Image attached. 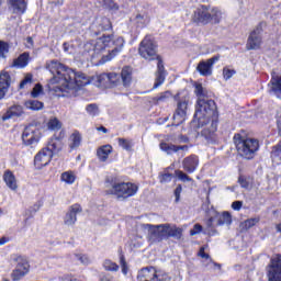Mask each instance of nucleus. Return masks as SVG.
<instances>
[{
	"label": "nucleus",
	"mask_w": 281,
	"mask_h": 281,
	"mask_svg": "<svg viewBox=\"0 0 281 281\" xmlns=\"http://www.w3.org/2000/svg\"><path fill=\"white\" fill-rule=\"evenodd\" d=\"M46 68L50 71L53 78L48 82V91H54L58 98L65 95L74 89L87 87L91 79L82 72H76L72 69L65 67L57 60H52L46 64Z\"/></svg>",
	"instance_id": "1"
},
{
	"label": "nucleus",
	"mask_w": 281,
	"mask_h": 281,
	"mask_svg": "<svg viewBox=\"0 0 281 281\" xmlns=\"http://www.w3.org/2000/svg\"><path fill=\"white\" fill-rule=\"evenodd\" d=\"M106 47H114L106 56H103L101 59V65L104 63H109V60H113L124 47V37H120L114 34L103 35L97 40H92L87 42L83 45L85 52L91 54L92 57L99 56L102 54Z\"/></svg>",
	"instance_id": "2"
},
{
	"label": "nucleus",
	"mask_w": 281,
	"mask_h": 281,
	"mask_svg": "<svg viewBox=\"0 0 281 281\" xmlns=\"http://www.w3.org/2000/svg\"><path fill=\"white\" fill-rule=\"evenodd\" d=\"M142 227L148 232V240L151 245L161 243V240H168V238L179 239L183 234L182 228L169 223L160 225L143 224Z\"/></svg>",
	"instance_id": "3"
},
{
	"label": "nucleus",
	"mask_w": 281,
	"mask_h": 281,
	"mask_svg": "<svg viewBox=\"0 0 281 281\" xmlns=\"http://www.w3.org/2000/svg\"><path fill=\"white\" fill-rule=\"evenodd\" d=\"M139 191V186L133 182H111L109 180L105 181V194L111 196H115L119 201H126V199H131V196H135Z\"/></svg>",
	"instance_id": "4"
},
{
	"label": "nucleus",
	"mask_w": 281,
	"mask_h": 281,
	"mask_svg": "<svg viewBox=\"0 0 281 281\" xmlns=\"http://www.w3.org/2000/svg\"><path fill=\"white\" fill-rule=\"evenodd\" d=\"M216 115V103L214 100L198 99V105L194 114V124H203L206 120H214Z\"/></svg>",
	"instance_id": "5"
},
{
	"label": "nucleus",
	"mask_w": 281,
	"mask_h": 281,
	"mask_svg": "<svg viewBox=\"0 0 281 281\" xmlns=\"http://www.w3.org/2000/svg\"><path fill=\"white\" fill-rule=\"evenodd\" d=\"M235 146L237 148L238 155L244 157V159H254L256 157V153H258L260 148V143L256 138H246L243 139L240 134H236L234 136Z\"/></svg>",
	"instance_id": "6"
},
{
	"label": "nucleus",
	"mask_w": 281,
	"mask_h": 281,
	"mask_svg": "<svg viewBox=\"0 0 281 281\" xmlns=\"http://www.w3.org/2000/svg\"><path fill=\"white\" fill-rule=\"evenodd\" d=\"M138 54L145 60H157L159 58L157 55V44L149 36H146L140 42Z\"/></svg>",
	"instance_id": "7"
},
{
	"label": "nucleus",
	"mask_w": 281,
	"mask_h": 281,
	"mask_svg": "<svg viewBox=\"0 0 281 281\" xmlns=\"http://www.w3.org/2000/svg\"><path fill=\"white\" fill-rule=\"evenodd\" d=\"M12 261L15 262V268L12 272V279L14 281L22 280L30 273V261H27V258L20 256V255H13Z\"/></svg>",
	"instance_id": "8"
},
{
	"label": "nucleus",
	"mask_w": 281,
	"mask_h": 281,
	"mask_svg": "<svg viewBox=\"0 0 281 281\" xmlns=\"http://www.w3.org/2000/svg\"><path fill=\"white\" fill-rule=\"evenodd\" d=\"M226 225L229 227L232 225V214L229 212H217L214 211L211 217L206 221L207 229H214V227H223Z\"/></svg>",
	"instance_id": "9"
},
{
	"label": "nucleus",
	"mask_w": 281,
	"mask_h": 281,
	"mask_svg": "<svg viewBox=\"0 0 281 281\" xmlns=\"http://www.w3.org/2000/svg\"><path fill=\"white\" fill-rule=\"evenodd\" d=\"M41 127L36 124H30L24 128V132L22 134V140L25 146H32L34 144H38L41 142Z\"/></svg>",
	"instance_id": "10"
},
{
	"label": "nucleus",
	"mask_w": 281,
	"mask_h": 281,
	"mask_svg": "<svg viewBox=\"0 0 281 281\" xmlns=\"http://www.w3.org/2000/svg\"><path fill=\"white\" fill-rule=\"evenodd\" d=\"M188 104H190V97L188 95L178 101L177 110L173 114V126H179L186 122V115H188Z\"/></svg>",
	"instance_id": "11"
},
{
	"label": "nucleus",
	"mask_w": 281,
	"mask_h": 281,
	"mask_svg": "<svg viewBox=\"0 0 281 281\" xmlns=\"http://www.w3.org/2000/svg\"><path fill=\"white\" fill-rule=\"evenodd\" d=\"M138 281H168V276L157 273L155 268H144L138 272Z\"/></svg>",
	"instance_id": "12"
},
{
	"label": "nucleus",
	"mask_w": 281,
	"mask_h": 281,
	"mask_svg": "<svg viewBox=\"0 0 281 281\" xmlns=\"http://www.w3.org/2000/svg\"><path fill=\"white\" fill-rule=\"evenodd\" d=\"M218 60H221V56H214L207 60H202L199 63L196 71H199L200 76H212L214 65H216Z\"/></svg>",
	"instance_id": "13"
},
{
	"label": "nucleus",
	"mask_w": 281,
	"mask_h": 281,
	"mask_svg": "<svg viewBox=\"0 0 281 281\" xmlns=\"http://www.w3.org/2000/svg\"><path fill=\"white\" fill-rule=\"evenodd\" d=\"M193 23H198V25H209L210 23V8L205 5H201L194 10L192 14Z\"/></svg>",
	"instance_id": "14"
},
{
	"label": "nucleus",
	"mask_w": 281,
	"mask_h": 281,
	"mask_svg": "<svg viewBox=\"0 0 281 281\" xmlns=\"http://www.w3.org/2000/svg\"><path fill=\"white\" fill-rule=\"evenodd\" d=\"M268 281H281V255L272 258L268 270Z\"/></svg>",
	"instance_id": "15"
},
{
	"label": "nucleus",
	"mask_w": 281,
	"mask_h": 281,
	"mask_svg": "<svg viewBox=\"0 0 281 281\" xmlns=\"http://www.w3.org/2000/svg\"><path fill=\"white\" fill-rule=\"evenodd\" d=\"M54 156L52 155V151L49 149H46L44 147L41 151H38L34 158L35 167L41 170V168H45V166L49 165V161H52V158Z\"/></svg>",
	"instance_id": "16"
},
{
	"label": "nucleus",
	"mask_w": 281,
	"mask_h": 281,
	"mask_svg": "<svg viewBox=\"0 0 281 281\" xmlns=\"http://www.w3.org/2000/svg\"><path fill=\"white\" fill-rule=\"evenodd\" d=\"M198 125L199 127L203 128L201 131V135L202 137H205V139H212V137H214V133H216V130L218 128V122H216L214 119L206 120L203 125Z\"/></svg>",
	"instance_id": "17"
},
{
	"label": "nucleus",
	"mask_w": 281,
	"mask_h": 281,
	"mask_svg": "<svg viewBox=\"0 0 281 281\" xmlns=\"http://www.w3.org/2000/svg\"><path fill=\"white\" fill-rule=\"evenodd\" d=\"M81 212H82V206H80L79 204L71 205L64 217V225H66L67 227H71L76 225V221H78L77 216Z\"/></svg>",
	"instance_id": "18"
},
{
	"label": "nucleus",
	"mask_w": 281,
	"mask_h": 281,
	"mask_svg": "<svg viewBox=\"0 0 281 281\" xmlns=\"http://www.w3.org/2000/svg\"><path fill=\"white\" fill-rule=\"evenodd\" d=\"M159 148L160 150H162V153H166L167 155H175V153H177V155H180V157H183V155L188 153L189 147L188 145L177 146V145L162 142L159 144Z\"/></svg>",
	"instance_id": "19"
},
{
	"label": "nucleus",
	"mask_w": 281,
	"mask_h": 281,
	"mask_svg": "<svg viewBox=\"0 0 281 281\" xmlns=\"http://www.w3.org/2000/svg\"><path fill=\"white\" fill-rule=\"evenodd\" d=\"M260 34H262L260 26L250 33L246 44L247 49H260V45H262V36Z\"/></svg>",
	"instance_id": "20"
},
{
	"label": "nucleus",
	"mask_w": 281,
	"mask_h": 281,
	"mask_svg": "<svg viewBox=\"0 0 281 281\" xmlns=\"http://www.w3.org/2000/svg\"><path fill=\"white\" fill-rule=\"evenodd\" d=\"M10 85H12L10 72L2 70L0 72V100H3L8 91H10Z\"/></svg>",
	"instance_id": "21"
},
{
	"label": "nucleus",
	"mask_w": 281,
	"mask_h": 281,
	"mask_svg": "<svg viewBox=\"0 0 281 281\" xmlns=\"http://www.w3.org/2000/svg\"><path fill=\"white\" fill-rule=\"evenodd\" d=\"M3 181L7 186V188L12 190V192H16V190H19V182L12 171H10V170L4 171Z\"/></svg>",
	"instance_id": "22"
},
{
	"label": "nucleus",
	"mask_w": 281,
	"mask_h": 281,
	"mask_svg": "<svg viewBox=\"0 0 281 281\" xmlns=\"http://www.w3.org/2000/svg\"><path fill=\"white\" fill-rule=\"evenodd\" d=\"M196 166H199V158L196 156L187 157L182 161V168L189 172V175H192V172L196 170Z\"/></svg>",
	"instance_id": "23"
},
{
	"label": "nucleus",
	"mask_w": 281,
	"mask_h": 281,
	"mask_svg": "<svg viewBox=\"0 0 281 281\" xmlns=\"http://www.w3.org/2000/svg\"><path fill=\"white\" fill-rule=\"evenodd\" d=\"M45 149L49 150L53 156L58 155L63 150V140L58 137L50 138Z\"/></svg>",
	"instance_id": "24"
},
{
	"label": "nucleus",
	"mask_w": 281,
	"mask_h": 281,
	"mask_svg": "<svg viewBox=\"0 0 281 281\" xmlns=\"http://www.w3.org/2000/svg\"><path fill=\"white\" fill-rule=\"evenodd\" d=\"M13 14H25L27 2L25 0H9Z\"/></svg>",
	"instance_id": "25"
},
{
	"label": "nucleus",
	"mask_w": 281,
	"mask_h": 281,
	"mask_svg": "<svg viewBox=\"0 0 281 281\" xmlns=\"http://www.w3.org/2000/svg\"><path fill=\"white\" fill-rule=\"evenodd\" d=\"M21 115H23V106L13 105L2 115V121L5 122L7 120H12V117H21Z\"/></svg>",
	"instance_id": "26"
},
{
	"label": "nucleus",
	"mask_w": 281,
	"mask_h": 281,
	"mask_svg": "<svg viewBox=\"0 0 281 281\" xmlns=\"http://www.w3.org/2000/svg\"><path fill=\"white\" fill-rule=\"evenodd\" d=\"M269 87V92L281 99V76L272 77Z\"/></svg>",
	"instance_id": "27"
},
{
	"label": "nucleus",
	"mask_w": 281,
	"mask_h": 281,
	"mask_svg": "<svg viewBox=\"0 0 281 281\" xmlns=\"http://www.w3.org/2000/svg\"><path fill=\"white\" fill-rule=\"evenodd\" d=\"M209 23H212L213 25H218L221 21H223V11H221L218 8H209Z\"/></svg>",
	"instance_id": "28"
},
{
	"label": "nucleus",
	"mask_w": 281,
	"mask_h": 281,
	"mask_svg": "<svg viewBox=\"0 0 281 281\" xmlns=\"http://www.w3.org/2000/svg\"><path fill=\"white\" fill-rule=\"evenodd\" d=\"M123 87H131V82H133V70L131 67L126 66L122 69L120 76Z\"/></svg>",
	"instance_id": "29"
},
{
	"label": "nucleus",
	"mask_w": 281,
	"mask_h": 281,
	"mask_svg": "<svg viewBox=\"0 0 281 281\" xmlns=\"http://www.w3.org/2000/svg\"><path fill=\"white\" fill-rule=\"evenodd\" d=\"M27 63H30V54L23 53L13 60L11 67H15V69H23L27 67Z\"/></svg>",
	"instance_id": "30"
},
{
	"label": "nucleus",
	"mask_w": 281,
	"mask_h": 281,
	"mask_svg": "<svg viewBox=\"0 0 281 281\" xmlns=\"http://www.w3.org/2000/svg\"><path fill=\"white\" fill-rule=\"evenodd\" d=\"M111 153H113V146L103 145L98 148L97 157L100 161H106V159H109V155H111Z\"/></svg>",
	"instance_id": "31"
},
{
	"label": "nucleus",
	"mask_w": 281,
	"mask_h": 281,
	"mask_svg": "<svg viewBox=\"0 0 281 281\" xmlns=\"http://www.w3.org/2000/svg\"><path fill=\"white\" fill-rule=\"evenodd\" d=\"M158 71L156 74V81L154 83V89H157V87H161L162 82L166 80V72L164 71V64L161 60H158L157 63Z\"/></svg>",
	"instance_id": "32"
},
{
	"label": "nucleus",
	"mask_w": 281,
	"mask_h": 281,
	"mask_svg": "<svg viewBox=\"0 0 281 281\" xmlns=\"http://www.w3.org/2000/svg\"><path fill=\"white\" fill-rule=\"evenodd\" d=\"M69 148L71 150H76V148L80 147V144H82V136L78 132H74L69 139Z\"/></svg>",
	"instance_id": "33"
},
{
	"label": "nucleus",
	"mask_w": 281,
	"mask_h": 281,
	"mask_svg": "<svg viewBox=\"0 0 281 281\" xmlns=\"http://www.w3.org/2000/svg\"><path fill=\"white\" fill-rule=\"evenodd\" d=\"M60 181L66 186H74L76 183V173L74 171H65L60 175Z\"/></svg>",
	"instance_id": "34"
},
{
	"label": "nucleus",
	"mask_w": 281,
	"mask_h": 281,
	"mask_svg": "<svg viewBox=\"0 0 281 281\" xmlns=\"http://www.w3.org/2000/svg\"><path fill=\"white\" fill-rule=\"evenodd\" d=\"M109 87H117L121 82V77L117 72H108Z\"/></svg>",
	"instance_id": "35"
},
{
	"label": "nucleus",
	"mask_w": 281,
	"mask_h": 281,
	"mask_svg": "<svg viewBox=\"0 0 281 281\" xmlns=\"http://www.w3.org/2000/svg\"><path fill=\"white\" fill-rule=\"evenodd\" d=\"M34 82V75L27 72L24 75L23 80L20 82L19 89H25Z\"/></svg>",
	"instance_id": "36"
},
{
	"label": "nucleus",
	"mask_w": 281,
	"mask_h": 281,
	"mask_svg": "<svg viewBox=\"0 0 281 281\" xmlns=\"http://www.w3.org/2000/svg\"><path fill=\"white\" fill-rule=\"evenodd\" d=\"M47 128L49 131H60V128H63V123H60V121L58 119L53 117V119L48 120Z\"/></svg>",
	"instance_id": "37"
},
{
	"label": "nucleus",
	"mask_w": 281,
	"mask_h": 281,
	"mask_svg": "<svg viewBox=\"0 0 281 281\" xmlns=\"http://www.w3.org/2000/svg\"><path fill=\"white\" fill-rule=\"evenodd\" d=\"M25 106L31 111H41V109H43V102L36 100H29L25 102Z\"/></svg>",
	"instance_id": "38"
},
{
	"label": "nucleus",
	"mask_w": 281,
	"mask_h": 281,
	"mask_svg": "<svg viewBox=\"0 0 281 281\" xmlns=\"http://www.w3.org/2000/svg\"><path fill=\"white\" fill-rule=\"evenodd\" d=\"M97 87H109V74L103 72L95 77Z\"/></svg>",
	"instance_id": "39"
},
{
	"label": "nucleus",
	"mask_w": 281,
	"mask_h": 281,
	"mask_svg": "<svg viewBox=\"0 0 281 281\" xmlns=\"http://www.w3.org/2000/svg\"><path fill=\"white\" fill-rule=\"evenodd\" d=\"M258 223H260V217L248 218L241 223V227L243 229H251V227H255Z\"/></svg>",
	"instance_id": "40"
},
{
	"label": "nucleus",
	"mask_w": 281,
	"mask_h": 281,
	"mask_svg": "<svg viewBox=\"0 0 281 281\" xmlns=\"http://www.w3.org/2000/svg\"><path fill=\"white\" fill-rule=\"evenodd\" d=\"M86 111L90 117H98V115H100V109L95 103L88 104Z\"/></svg>",
	"instance_id": "41"
},
{
	"label": "nucleus",
	"mask_w": 281,
	"mask_h": 281,
	"mask_svg": "<svg viewBox=\"0 0 281 281\" xmlns=\"http://www.w3.org/2000/svg\"><path fill=\"white\" fill-rule=\"evenodd\" d=\"M194 93L198 95V100H205V97L207 95V90L203 88V85L196 83Z\"/></svg>",
	"instance_id": "42"
},
{
	"label": "nucleus",
	"mask_w": 281,
	"mask_h": 281,
	"mask_svg": "<svg viewBox=\"0 0 281 281\" xmlns=\"http://www.w3.org/2000/svg\"><path fill=\"white\" fill-rule=\"evenodd\" d=\"M119 146H121L123 150L131 151L133 150V140L126 138H119Z\"/></svg>",
	"instance_id": "43"
},
{
	"label": "nucleus",
	"mask_w": 281,
	"mask_h": 281,
	"mask_svg": "<svg viewBox=\"0 0 281 281\" xmlns=\"http://www.w3.org/2000/svg\"><path fill=\"white\" fill-rule=\"evenodd\" d=\"M172 98V93L170 91L161 92L157 97H155V100L160 102H168Z\"/></svg>",
	"instance_id": "44"
},
{
	"label": "nucleus",
	"mask_w": 281,
	"mask_h": 281,
	"mask_svg": "<svg viewBox=\"0 0 281 281\" xmlns=\"http://www.w3.org/2000/svg\"><path fill=\"white\" fill-rule=\"evenodd\" d=\"M199 256L200 258H205V260H207V267L212 268V267H218V265L214 263L211 259H210V255L205 254V247H202L199 251Z\"/></svg>",
	"instance_id": "45"
},
{
	"label": "nucleus",
	"mask_w": 281,
	"mask_h": 281,
	"mask_svg": "<svg viewBox=\"0 0 281 281\" xmlns=\"http://www.w3.org/2000/svg\"><path fill=\"white\" fill-rule=\"evenodd\" d=\"M175 175L179 179V181H182L183 183L192 181V178H190L188 173L181 170H176Z\"/></svg>",
	"instance_id": "46"
},
{
	"label": "nucleus",
	"mask_w": 281,
	"mask_h": 281,
	"mask_svg": "<svg viewBox=\"0 0 281 281\" xmlns=\"http://www.w3.org/2000/svg\"><path fill=\"white\" fill-rule=\"evenodd\" d=\"M103 268L105 269V271H117V269H120V266L111 260H105L103 262Z\"/></svg>",
	"instance_id": "47"
},
{
	"label": "nucleus",
	"mask_w": 281,
	"mask_h": 281,
	"mask_svg": "<svg viewBox=\"0 0 281 281\" xmlns=\"http://www.w3.org/2000/svg\"><path fill=\"white\" fill-rule=\"evenodd\" d=\"M43 95V86L41 83H36L31 91V97L32 98H41Z\"/></svg>",
	"instance_id": "48"
},
{
	"label": "nucleus",
	"mask_w": 281,
	"mask_h": 281,
	"mask_svg": "<svg viewBox=\"0 0 281 281\" xmlns=\"http://www.w3.org/2000/svg\"><path fill=\"white\" fill-rule=\"evenodd\" d=\"M75 259L80 262V265H90L91 259H89V256L82 255V254H76Z\"/></svg>",
	"instance_id": "49"
},
{
	"label": "nucleus",
	"mask_w": 281,
	"mask_h": 281,
	"mask_svg": "<svg viewBox=\"0 0 281 281\" xmlns=\"http://www.w3.org/2000/svg\"><path fill=\"white\" fill-rule=\"evenodd\" d=\"M236 75V70L229 69V68H224L223 69V77L225 80H231L232 77Z\"/></svg>",
	"instance_id": "50"
},
{
	"label": "nucleus",
	"mask_w": 281,
	"mask_h": 281,
	"mask_svg": "<svg viewBox=\"0 0 281 281\" xmlns=\"http://www.w3.org/2000/svg\"><path fill=\"white\" fill-rule=\"evenodd\" d=\"M159 181L160 183H170L172 181V173H160Z\"/></svg>",
	"instance_id": "51"
},
{
	"label": "nucleus",
	"mask_w": 281,
	"mask_h": 281,
	"mask_svg": "<svg viewBox=\"0 0 281 281\" xmlns=\"http://www.w3.org/2000/svg\"><path fill=\"white\" fill-rule=\"evenodd\" d=\"M203 232V226L201 224H195L193 229L190 231V236H196V234H201Z\"/></svg>",
	"instance_id": "52"
},
{
	"label": "nucleus",
	"mask_w": 281,
	"mask_h": 281,
	"mask_svg": "<svg viewBox=\"0 0 281 281\" xmlns=\"http://www.w3.org/2000/svg\"><path fill=\"white\" fill-rule=\"evenodd\" d=\"M8 44L5 42L0 41V58H4L5 54H8Z\"/></svg>",
	"instance_id": "53"
},
{
	"label": "nucleus",
	"mask_w": 281,
	"mask_h": 281,
	"mask_svg": "<svg viewBox=\"0 0 281 281\" xmlns=\"http://www.w3.org/2000/svg\"><path fill=\"white\" fill-rule=\"evenodd\" d=\"M64 50L67 52L68 54H74L75 52L74 42L64 43Z\"/></svg>",
	"instance_id": "54"
},
{
	"label": "nucleus",
	"mask_w": 281,
	"mask_h": 281,
	"mask_svg": "<svg viewBox=\"0 0 281 281\" xmlns=\"http://www.w3.org/2000/svg\"><path fill=\"white\" fill-rule=\"evenodd\" d=\"M181 192H183V188L181 184H179L175 190L176 203H179V200L181 199Z\"/></svg>",
	"instance_id": "55"
},
{
	"label": "nucleus",
	"mask_w": 281,
	"mask_h": 281,
	"mask_svg": "<svg viewBox=\"0 0 281 281\" xmlns=\"http://www.w3.org/2000/svg\"><path fill=\"white\" fill-rule=\"evenodd\" d=\"M232 207H233V210H235V211H240V209L243 207V202H240V201H235V202H233L232 203Z\"/></svg>",
	"instance_id": "56"
},
{
	"label": "nucleus",
	"mask_w": 281,
	"mask_h": 281,
	"mask_svg": "<svg viewBox=\"0 0 281 281\" xmlns=\"http://www.w3.org/2000/svg\"><path fill=\"white\" fill-rule=\"evenodd\" d=\"M25 47H27V49H32V47H34V40L32 37L26 38Z\"/></svg>",
	"instance_id": "57"
},
{
	"label": "nucleus",
	"mask_w": 281,
	"mask_h": 281,
	"mask_svg": "<svg viewBox=\"0 0 281 281\" xmlns=\"http://www.w3.org/2000/svg\"><path fill=\"white\" fill-rule=\"evenodd\" d=\"M239 183L241 188H245V189L249 188V182H247V180L244 178H239Z\"/></svg>",
	"instance_id": "58"
},
{
	"label": "nucleus",
	"mask_w": 281,
	"mask_h": 281,
	"mask_svg": "<svg viewBox=\"0 0 281 281\" xmlns=\"http://www.w3.org/2000/svg\"><path fill=\"white\" fill-rule=\"evenodd\" d=\"M121 265H122V272L124 273V276H126L127 270H126V261H124V258H121Z\"/></svg>",
	"instance_id": "59"
},
{
	"label": "nucleus",
	"mask_w": 281,
	"mask_h": 281,
	"mask_svg": "<svg viewBox=\"0 0 281 281\" xmlns=\"http://www.w3.org/2000/svg\"><path fill=\"white\" fill-rule=\"evenodd\" d=\"M97 131H98L99 133H103L104 135H105L106 133H109V130H106V127H104V126H99V127H97Z\"/></svg>",
	"instance_id": "60"
},
{
	"label": "nucleus",
	"mask_w": 281,
	"mask_h": 281,
	"mask_svg": "<svg viewBox=\"0 0 281 281\" xmlns=\"http://www.w3.org/2000/svg\"><path fill=\"white\" fill-rule=\"evenodd\" d=\"M8 243V239L5 237L0 238V247L5 245Z\"/></svg>",
	"instance_id": "61"
},
{
	"label": "nucleus",
	"mask_w": 281,
	"mask_h": 281,
	"mask_svg": "<svg viewBox=\"0 0 281 281\" xmlns=\"http://www.w3.org/2000/svg\"><path fill=\"white\" fill-rule=\"evenodd\" d=\"M101 281H115V280L109 277H104L101 279Z\"/></svg>",
	"instance_id": "62"
},
{
	"label": "nucleus",
	"mask_w": 281,
	"mask_h": 281,
	"mask_svg": "<svg viewBox=\"0 0 281 281\" xmlns=\"http://www.w3.org/2000/svg\"><path fill=\"white\" fill-rule=\"evenodd\" d=\"M216 234H217L216 229H212V232H209V236H214Z\"/></svg>",
	"instance_id": "63"
},
{
	"label": "nucleus",
	"mask_w": 281,
	"mask_h": 281,
	"mask_svg": "<svg viewBox=\"0 0 281 281\" xmlns=\"http://www.w3.org/2000/svg\"><path fill=\"white\" fill-rule=\"evenodd\" d=\"M277 231L281 234V224L277 225Z\"/></svg>",
	"instance_id": "64"
}]
</instances>
